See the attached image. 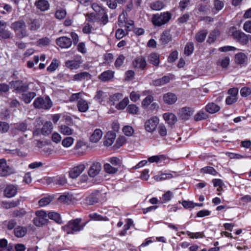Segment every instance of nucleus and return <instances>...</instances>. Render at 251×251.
Listing matches in <instances>:
<instances>
[{
    "mask_svg": "<svg viewBox=\"0 0 251 251\" xmlns=\"http://www.w3.org/2000/svg\"><path fill=\"white\" fill-rule=\"evenodd\" d=\"M9 128L8 123L0 121V132L1 133L6 132Z\"/></svg>",
    "mask_w": 251,
    "mask_h": 251,
    "instance_id": "obj_58",
    "label": "nucleus"
},
{
    "mask_svg": "<svg viewBox=\"0 0 251 251\" xmlns=\"http://www.w3.org/2000/svg\"><path fill=\"white\" fill-rule=\"evenodd\" d=\"M133 30L137 35H141L144 32V30L142 28H134V21L130 20L126 22V31Z\"/></svg>",
    "mask_w": 251,
    "mask_h": 251,
    "instance_id": "obj_20",
    "label": "nucleus"
},
{
    "mask_svg": "<svg viewBox=\"0 0 251 251\" xmlns=\"http://www.w3.org/2000/svg\"><path fill=\"white\" fill-rule=\"evenodd\" d=\"M132 65L135 68L144 70L146 68L147 63L145 58L140 56L136 58L132 62Z\"/></svg>",
    "mask_w": 251,
    "mask_h": 251,
    "instance_id": "obj_14",
    "label": "nucleus"
},
{
    "mask_svg": "<svg viewBox=\"0 0 251 251\" xmlns=\"http://www.w3.org/2000/svg\"><path fill=\"white\" fill-rule=\"evenodd\" d=\"M114 72L111 70H107L102 73L99 78L102 81H108L114 77Z\"/></svg>",
    "mask_w": 251,
    "mask_h": 251,
    "instance_id": "obj_26",
    "label": "nucleus"
},
{
    "mask_svg": "<svg viewBox=\"0 0 251 251\" xmlns=\"http://www.w3.org/2000/svg\"><path fill=\"white\" fill-rule=\"evenodd\" d=\"M17 192V188L12 184L8 185L4 190V196L8 198L15 196Z\"/></svg>",
    "mask_w": 251,
    "mask_h": 251,
    "instance_id": "obj_17",
    "label": "nucleus"
},
{
    "mask_svg": "<svg viewBox=\"0 0 251 251\" xmlns=\"http://www.w3.org/2000/svg\"><path fill=\"white\" fill-rule=\"evenodd\" d=\"M171 18V15L170 13H161L160 14L154 15L152 18V22L155 25L161 26L169 22Z\"/></svg>",
    "mask_w": 251,
    "mask_h": 251,
    "instance_id": "obj_4",
    "label": "nucleus"
},
{
    "mask_svg": "<svg viewBox=\"0 0 251 251\" xmlns=\"http://www.w3.org/2000/svg\"><path fill=\"white\" fill-rule=\"evenodd\" d=\"M201 172L204 173L209 174L212 175H216L217 174L216 171L212 167H206L201 169Z\"/></svg>",
    "mask_w": 251,
    "mask_h": 251,
    "instance_id": "obj_54",
    "label": "nucleus"
},
{
    "mask_svg": "<svg viewBox=\"0 0 251 251\" xmlns=\"http://www.w3.org/2000/svg\"><path fill=\"white\" fill-rule=\"evenodd\" d=\"M194 50V45L192 43H188L184 49V53L187 55L192 53Z\"/></svg>",
    "mask_w": 251,
    "mask_h": 251,
    "instance_id": "obj_50",
    "label": "nucleus"
},
{
    "mask_svg": "<svg viewBox=\"0 0 251 251\" xmlns=\"http://www.w3.org/2000/svg\"><path fill=\"white\" fill-rule=\"evenodd\" d=\"M220 109V106L213 102L209 103L205 106V110L206 111L211 114L215 113L219 111Z\"/></svg>",
    "mask_w": 251,
    "mask_h": 251,
    "instance_id": "obj_30",
    "label": "nucleus"
},
{
    "mask_svg": "<svg viewBox=\"0 0 251 251\" xmlns=\"http://www.w3.org/2000/svg\"><path fill=\"white\" fill-rule=\"evenodd\" d=\"M41 24L40 20L38 19H30L27 22L28 29L31 31L38 30L41 26Z\"/></svg>",
    "mask_w": 251,
    "mask_h": 251,
    "instance_id": "obj_15",
    "label": "nucleus"
},
{
    "mask_svg": "<svg viewBox=\"0 0 251 251\" xmlns=\"http://www.w3.org/2000/svg\"><path fill=\"white\" fill-rule=\"evenodd\" d=\"M224 6V3L220 0H215L214 1V8L212 9L213 12L216 13V12L214 11L216 10L217 12L221 10Z\"/></svg>",
    "mask_w": 251,
    "mask_h": 251,
    "instance_id": "obj_42",
    "label": "nucleus"
},
{
    "mask_svg": "<svg viewBox=\"0 0 251 251\" xmlns=\"http://www.w3.org/2000/svg\"><path fill=\"white\" fill-rule=\"evenodd\" d=\"M163 99L165 103L171 105L175 103L177 100L176 95L171 92L164 94Z\"/></svg>",
    "mask_w": 251,
    "mask_h": 251,
    "instance_id": "obj_21",
    "label": "nucleus"
},
{
    "mask_svg": "<svg viewBox=\"0 0 251 251\" xmlns=\"http://www.w3.org/2000/svg\"><path fill=\"white\" fill-rule=\"evenodd\" d=\"M19 204V201H2V205L5 209H9L15 207Z\"/></svg>",
    "mask_w": 251,
    "mask_h": 251,
    "instance_id": "obj_39",
    "label": "nucleus"
},
{
    "mask_svg": "<svg viewBox=\"0 0 251 251\" xmlns=\"http://www.w3.org/2000/svg\"><path fill=\"white\" fill-rule=\"evenodd\" d=\"M91 75L88 72H82L75 75L72 80L74 81H81L91 79Z\"/></svg>",
    "mask_w": 251,
    "mask_h": 251,
    "instance_id": "obj_16",
    "label": "nucleus"
},
{
    "mask_svg": "<svg viewBox=\"0 0 251 251\" xmlns=\"http://www.w3.org/2000/svg\"><path fill=\"white\" fill-rule=\"evenodd\" d=\"M34 5L41 11H46L50 8V3L47 0H37Z\"/></svg>",
    "mask_w": 251,
    "mask_h": 251,
    "instance_id": "obj_19",
    "label": "nucleus"
},
{
    "mask_svg": "<svg viewBox=\"0 0 251 251\" xmlns=\"http://www.w3.org/2000/svg\"><path fill=\"white\" fill-rule=\"evenodd\" d=\"M82 63L81 56L76 55L73 60H67L65 62V66L71 70L77 69Z\"/></svg>",
    "mask_w": 251,
    "mask_h": 251,
    "instance_id": "obj_9",
    "label": "nucleus"
},
{
    "mask_svg": "<svg viewBox=\"0 0 251 251\" xmlns=\"http://www.w3.org/2000/svg\"><path fill=\"white\" fill-rule=\"evenodd\" d=\"M74 139L71 137H68L64 138L62 141V145L64 147L69 148L74 143Z\"/></svg>",
    "mask_w": 251,
    "mask_h": 251,
    "instance_id": "obj_44",
    "label": "nucleus"
},
{
    "mask_svg": "<svg viewBox=\"0 0 251 251\" xmlns=\"http://www.w3.org/2000/svg\"><path fill=\"white\" fill-rule=\"evenodd\" d=\"M60 132L65 135H71L73 134V129L65 125H61L59 127Z\"/></svg>",
    "mask_w": 251,
    "mask_h": 251,
    "instance_id": "obj_38",
    "label": "nucleus"
},
{
    "mask_svg": "<svg viewBox=\"0 0 251 251\" xmlns=\"http://www.w3.org/2000/svg\"><path fill=\"white\" fill-rule=\"evenodd\" d=\"M27 232V228L25 227L18 226L14 229L15 235L19 238L24 237Z\"/></svg>",
    "mask_w": 251,
    "mask_h": 251,
    "instance_id": "obj_32",
    "label": "nucleus"
},
{
    "mask_svg": "<svg viewBox=\"0 0 251 251\" xmlns=\"http://www.w3.org/2000/svg\"><path fill=\"white\" fill-rule=\"evenodd\" d=\"M150 7L153 10H160L164 7V4L161 1L157 0L151 3Z\"/></svg>",
    "mask_w": 251,
    "mask_h": 251,
    "instance_id": "obj_45",
    "label": "nucleus"
},
{
    "mask_svg": "<svg viewBox=\"0 0 251 251\" xmlns=\"http://www.w3.org/2000/svg\"><path fill=\"white\" fill-rule=\"evenodd\" d=\"M36 217L33 219V222L37 226H42L48 223V216L46 212L43 210L35 212Z\"/></svg>",
    "mask_w": 251,
    "mask_h": 251,
    "instance_id": "obj_6",
    "label": "nucleus"
},
{
    "mask_svg": "<svg viewBox=\"0 0 251 251\" xmlns=\"http://www.w3.org/2000/svg\"><path fill=\"white\" fill-rule=\"evenodd\" d=\"M243 29L247 32L251 33V21H247L244 23Z\"/></svg>",
    "mask_w": 251,
    "mask_h": 251,
    "instance_id": "obj_64",
    "label": "nucleus"
},
{
    "mask_svg": "<svg viewBox=\"0 0 251 251\" xmlns=\"http://www.w3.org/2000/svg\"><path fill=\"white\" fill-rule=\"evenodd\" d=\"M14 173V170L7 165L6 159H0V176H7Z\"/></svg>",
    "mask_w": 251,
    "mask_h": 251,
    "instance_id": "obj_7",
    "label": "nucleus"
},
{
    "mask_svg": "<svg viewBox=\"0 0 251 251\" xmlns=\"http://www.w3.org/2000/svg\"><path fill=\"white\" fill-rule=\"evenodd\" d=\"M53 200V197L51 196H47L41 199L38 201V204L40 207H44L51 202Z\"/></svg>",
    "mask_w": 251,
    "mask_h": 251,
    "instance_id": "obj_36",
    "label": "nucleus"
},
{
    "mask_svg": "<svg viewBox=\"0 0 251 251\" xmlns=\"http://www.w3.org/2000/svg\"><path fill=\"white\" fill-rule=\"evenodd\" d=\"M92 8L97 13L98 15L99 16L100 14H102L105 11H106V9L102 7L100 5L97 3H94L92 4Z\"/></svg>",
    "mask_w": 251,
    "mask_h": 251,
    "instance_id": "obj_41",
    "label": "nucleus"
},
{
    "mask_svg": "<svg viewBox=\"0 0 251 251\" xmlns=\"http://www.w3.org/2000/svg\"><path fill=\"white\" fill-rule=\"evenodd\" d=\"M159 123L158 119L154 117L147 121L145 124V128L149 132H153L156 128Z\"/></svg>",
    "mask_w": 251,
    "mask_h": 251,
    "instance_id": "obj_12",
    "label": "nucleus"
},
{
    "mask_svg": "<svg viewBox=\"0 0 251 251\" xmlns=\"http://www.w3.org/2000/svg\"><path fill=\"white\" fill-rule=\"evenodd\" d=\"M113 55L111 53H107L105 54L104 55V59L105 62L108 64H109L113 62Z\"/></svg>",
    "mask_w": 251,
    "mask_h": 251,
    "instance_id": "obj_63",
    "label": "nucleus"
},
{
    "mask_svg": "<svg viewBox=\"0 0 251 251\" xmlns=\"http://www.w3.org/2000/svg\"><path fill=\"white\" fill-rule=\"evenodd\" d=\"M193 112L189 107H183L179 110L178 116L182 120H187L193 114Z\"/></svg>",
    "mask_w": 251,
    "mask_h": 251,
    "instance_id": "obj_18",
    "label": "nucleus"
},
{
    "mask_svg": "<svg viewBox=\"0 0 251 251\" xmlns=\"http://www.w3.org/2000/svg\"><path fill=\"white\" fill-rule=\"evenodd\" d=\"M240 94L243 97H247L251 94V88L247 87H243L240 90Z\"/></svg>",
    "mask_w": 251,
    "mask_h": 251,
    "instance_id": "obj_59",
    "label": "nucleus"
},
{
    "mask_svg": "<svg viewBox=\"0 0 251 251\" xmlns=\"http://www.w3.org/2000/svg\"><path fill=\"white\" fill-rule=\"evenodd\" d=\"M56 44L61 48L68 49L72 44L71 38L66 36H62L57 38L56 40Z\"/></svg>",
    "mask_w": 251,
    "mask_h": 251,
    "instance_id": "obj_13",
    "label": "nucleus"
},
{
    "mask_svg": "<svg viewBox=\"0 0 251 251\" xmlns=\"http://www.w3.org/2000/svg\"><path fill=\"white\" fill-rule=\"evenodd\" d=\"M165 121L171 126L174 125L177 121L176 116L172 113H166L163 114Z\"/></svg>",
    "mask_w": 251,
    "mask_h": 251,
    "instance_id": "obj_24",
    "label": "nucleus"
},
{
    "mask_svg": "<svg viewBox=\"0 0 251 251\" xmlns=\"http://www.w3.org/2000/svg\"><path fill=\"white\" fill-rule=\"evenodd\" d=\"M89 218L91 220L95 221H108L109 219L105 216H102L97 213H93L89 214Z\"/></svg>",
    "mask_w": 251,
    "mask_h": 251,
    "instance_id": "obj_33",
    "label": "nucleus"
},
{
    "mask_svg": "<svg viewBox=\"0 0 251 251\" xmlns=\"http://www.w3.org/2000/svg\"><path fill=\"white\" fill-rule=\"evenodd\" d=\"M47 216L50 219L54 221L57 224H61L63 223L61 215L58 212L51 211L47 213Z\"/></svg>",
    "mask_w": 251,
    "mask_h": 251,
    "instance_id": "obj_23",
    "label": "nucleus"
},
{
    "mask_svg": "<svg viewBox=\"0 0 251 251\" xmlns=\"http://www.w3.org/2000/svg\"><path fill=\"white\" fill-rule=\"evenodd\" d=\"M101 170V164L99 162H94L88 170V174L90 177H94L100 174Z\"/></svg>",
    "mask_w": 251,
    "mask_h": 251,
    "instance_id": "obj_11",
    "label": "nucleus"
},
{
    "mask_svg": "<svg viewBox=\"0 0 251 251\" xmlns=\"http://www.w3.org/2000/svg\"><path fill=\"white\" fill-rule=\"evenodd\" d=\"M149 62L155 66H158L160 63L159 55L156 53H151L148 57Z\"/></svg>",
    "mask_w": 251,
    "mask_h": 251,
    "instance_id": "obj_28",
    "label": "nucleus"
},
{
    "mask_svg": "<svg viewBox=\"0 0 251 251\" xmlns=\"http://www.w3.org/2000/svg\"><path fill=\"white\" fill-rule=\"evenodd\" d=\"M98 198L94 195H90L86 199V202L87 204L93 205L98 202Z\"/></svg>",
    "mask_w": 251,
    "mask_h": 251,
    "instance_id": "obj_52",
    "label": "nucleus"
},
{
    "mask_svg": "<svg viewBox=\"0 0 251 251\" xmlns=\"http://www.w3.org/2000/svg\"><path fill=\"white\" fill-rule=\"evenodd\" d=\"M86 168V163L82 162L72 168L69 171V176L72 178H76L80 176Z\"/></svg>",
    "mask_w": 251,
    "mask_h": 251,
    "instance_id": "obj_8",
    "label": "nucleus"
},
{
    "mask_svg": "<svg viewBox=\"0 0 251 251\" xmlns=\"http://www.w3.org/2000/svg\"><path fill=\"white\" fill-rule=\"evenodd\" d=\"M153 100V97L149 95L143 100L142 102V105L144 107L148 106Z\"/></svg>",
    "mask_w": 251,
    "mask_h": 251,
    "instance_id": "obj_51",
    "label": "nucleus"
},
{
    "mask_svg": "<svg viewBox=\"0 0 251 251\" xmlns=\"http://www.w3.org/2000/svg\"><path fill=\"white\" fill-rule=\"evenodd\" d=\"M52 128L53 126L52 123L50 121L47 122L43 125L41 130H39V129H36L34 131V134L38 135L40 132L42 135L47 136L51 132Z\"/></svg>",
    "mask_w": 251,
    "mask_h": 251,
    "instance_id": "obj_10",
    "label": "nucleus"
},
{
    "mask_svg": "<svg viewBox=\"0 0 251 251\" xmlns=\"http://www.w3.org/2000/svg\"><path fill=\"white\" fill-rule=\"evenodd\" d=\"M50 40L48 37H44L38 40L36 42V45L39 47H44L50 44Z\"/></svg>",
    "mask_w": 251,
    "mask_h": 251,
    "instance_id": "obj_43",
    "label": "nucleus"
},
{
    "mask_svg": "<svg viewBox=\"0 0 251 251\" xmlns=\"http://www.w3.org/2000/svg\"><path fill=\"white\" fill-rule=\"evenodd\" d=\"M33 104L35 108L48 110L51 108L52 103L49 97L45 99L42 97H38L34 101Z\"/></svg>",
    "mask_w": 251,
    "mask_h": 251,
    "instance_id": "obj_3",
    "label": "nucleus"
},
{
    "mask_svg": "<svg viewBox=\"0 0 251 251\" xmlns=\"http://www.w3.org/2000/svg\"><path fill=\"white\" fill-rule=\"evenodd\" d=\"M66 15V12L65 10L59 8L57 9L55 13L56 18L61 20L64 19Z\"/></svg>",
    "mask_w": 251,
    "mask_h": 251,
    "instance_id": "obj_48",
    "label": "nucleus"
},
{
    "mask_svg": "<svg viewBox=\"0 0 251 251\" xmlns=\"http://www.w3.org/2000/svg\"><path fill=\"white\" fill-rule=\"evenodd\" d=\"M81 219L76 218L70 221L66 225L62 227V229L68 234H73L83 230L85 224H81Z\"/></svg>",
    "mask_w": 251,
    "mask_h": 251,
    "instance_id": "obj_1",
    "label": "nucleus"
},
{
    "mask_svg": "<svg viewBox=\"0 0 251 251\" xmlns=\"http://www.w3.org/2000/svg\"><path fill=\"white\" fill-rule=\"evenodd\" d=\"M36 93L33 92L24 93L22 95V99L25 103H29L36 97Z\"/></svg>",
    "mask_w": 251,
    "mask_h": 251,
    "instance_id": "obj_29",
    "label": "nucleus"
},
{
    "mask_svg": "<svg viewBox=\"0 0 251 251\" xmlns=\"http://www.w3.org/2000/svg\"><path fill=\"white\" fill-rule=\"evenodd\" d=\"M26 213V211L24 209L16 210L13 212V216L21 218L24 217Z\"/></svg>",
    "mask_w": 251,
    "mask_h": 251,
    "instance_id": "obj_60",
    "label": "nucleus"
},
{
    "mask_svg": "<svg viewBox=\"0 0 251 251\" xmlns=\"http://www.w3.org/2000/svg\"><path fill=\"white\" fill-rule=\"evenodd\" d=\"M126 110L130 114H137L139 111V108L136 105L132 104L128 105Z\"/></svg>",
    "mask_w": 251,
    "mask_h": 251,
    "instance_id": "obj_47",
    "label": "nucleus"
},
{
    "mask_svg": "<svg viewBox=\"0 0 251 251\" xmlns=\"http://www.w3.org/2000/svg\"><path fill=\"white\" fill-rule=\"evenodd\" d=\"M235 59L237 64L241 65L244 64L246 62L247 60V56L244 53L240 52L235 55Z\"/></svg>",
    "mask_w": 251,
    "mask_h": 251,
    "instance_id": "obj_40",
    "label": "nucleus"
},
{
    "mask_svg": "<svg viewBox=\"0 0 251 251\" xmlns=\"http://www.w3.org/2000/svg\"><path fill=\"white\" fill-rule=\"evenodd\" d=\"M58 67V61L56 59H53L49 67L47 68V71L50 72L54 71Z\"/></svg>",
    "mask_w": 251,
    "mask_h": 251,
    "instance_id": "obj_49",
    "label": "nucleus"
},
{
    "mask_svg": "<svg viewBox=\"0 0 251 251\" xmlns=\"http://www.w3.org/2000/svg\"><path fill=\"white\" fill-rule=\"evenodd\" d=\"M61 135L57 132H55L52 134L51 140L53 142L56 144L60 143L61 141Z\"/></svg>",
    "mask_w": 251,
    "mask_h": 251,
    "instance_id": "obj_62",
    "label": "nucleus"
},
{
    "mask_svg": "<svg viewBox=\"0 0 251 251\" xmlns=\"http://www.w3.org/2000/svg\"><path fill=\"white\" fill-rule=\"evenodd\" d=\"M77 107L80 112H85L89 109V104L86 100L80 99L77 101Z\"/></svg>",
    "mask_w": 251,
    "mask_h": 251,
    "instance_id": "obj_25",
    "label": "nucleus"
},
{
    "mask_svg": "<svg viewBox=\"0 0 251 251\" xmlns=\"http://www.w3.org/2000/svg\"><path fill=\"white\" fill-rule=\"evenodd\" d=\"M172 40V36L169 31H164L160 39V42L161 44L165 45L168 44Z\"/></svg>",
    "mask_w": 251,
    "mask_h": 251,
    "instance_id": "obj_31",
    "label": "nucleus"
},
{
    "mask_svg": "<svg viewBox=\"0 0 251 251\" xmlns=\"http://www.w3.org/2000/svg\"><path fill=\"white\" fill-rule=\"evenodd\" d=\"M158 131L160 135L165 136L167 135V131L166 126L164 125H160L158 127Z\"/></svg>",
    "mask_w": 251,
    "mask_h": 251,
    "instance_id": "obj_61",
    "label": "nucleus"
},
{
    "mask_svg": "<svg viewBox=\"0 0 251 251\" xmlns=\"http://www.w3.org/2000/svg\"><path fill=\"white\" fill-rule=\"evenodd\" d=\"M116 137V134L114 132L108 131L105 136L104 145L107 147L112 145L115 140Z\"/></svg>",
    "mask_w": 251,
    "mask_h": 251,
    "instance_id": "obj_22",
    "label": "nucleus"
},
{
    "mask_svg": "<svg viewBox=\"0 0 251 251\" xmlns=\"http://www.w3.org/2000/svg\"><path fill=\"white\" fill-rule=\"evenodd\" d=\"M11 32L5 28L0 29V37L3 39H8L10 37Z\"/></svg>",
    "mask_w": 251,
    "mask_h": 251,
    "instance_id": "obj_56",
    "label": "nucleus"
},
{
    "mask_svg": "<svg viewBox=\"0 0 251 251\" xmlns=\"http://www.w3.org/2000/svg\"><path fill=\"white\" fill-rule=\"evenodd\" d=\"M108 161L114 166L118 169L121 164V160L116 157H110L108 158Z\"/></svg>",
    "mask_w": 251,
    "mask_h": 251,
    "instance_id": "obj_46",
    "label": "nucleus"
},
{
    "mask_svg": "<svg viewBox=\"0 0 251 251\" xmlns=\"http://www.w3.org/2000/svg\"><path fill=\"white\" fill-rule=\"evenodd\" d=\"M10 27L15 32L16 36L20 39L28 36L26 25L23 19H20L12 23Z\"/></svg>",
    "mask_w": 251,
    "mask_h": 251,
    "instance_id": "obj_2",
    "label": "nucleus"
},
{
    "mask_svg": "<svg viewBox=\"0 0 251 251\" xmlns=\"http://www.w3.org/2000/svg\"><path fill=\"white\" fill-rule=\"evenodd\" d=\"M123 97V95L121 93H116L114 95L110 96L109 100L110 102H112V104H114L116 101H119L120 100L122 99Z\"/></svg>",
    "mask_w": 251,
    "mask_h": 251,
    "instance_id": "obj_57",
    "label": "nucleus"
},
{
    "mask_svg": "<svg viewBox=\"0 0 251 251\" xmlns=\"http://www.w3.org/2000/svg\"><path fill=\"white\" fill-rule=\"evenodd\" d=\"M208 117V115L202 111L198 112L194 117L195 121H198L206 119Z\"/></svg>",
    "mask_w": 251,
    "mask_h": 251,
    "instance_id": "obj_55",
    "label": "nucleus"
},
{
    "mask_svg": "<svg viewBox=\"0 0 251 251\" xmlns=\"http://www.w3.org/2000/svg\"><path fill=\"white\" fill-rule=\"evenodd\" d=\"M125 59V57L123 55H119L115 62V67L119 69L123 64Z\"/></svg>",
    "mask_w": 251,
    "mask_h": 251,
    "instance_id": "obj_53",
    "label": "nucleus"
},
{
    "mask_svg": "<svg viewBox=\"0 0 251 251\" xmlns=\"http://www.w3.org/2000/svg\"><path fill=\"white\" fill-rule=\"evenodd\" d=\"M231 31V35L237 42H239L243 45H245L249 42L248 36L245 33L237 30L236 28L234 26H232L230 29Z\"/></svg>",
    "mask_w": 251,
    "mask_h": 251,
    "instance_id": "obj_5",
    "label": "nucleus"
},
{
    "mask_svg": "<svg viewBox=\"0 0 251 251\" xmlns=\"http://www.w3.org/2000/svg\"><path fill=\"white\" fill-rule=\"evenodd\" d=\"M206 30H202L199 31L196 35L195 38L198 42L201 43L205 40L207 34Z\"/></svg>",
    "mask_w": 251,
    "mask_h": 251,
    "instance_id": "obj_37",
    "label": "nucleus"
},
{
    "mask_svg": "<svg viewBox=\"0 0 251 251\" xmlns=\"http://www.w3.org/2000/svg\"><path fill=\"white\" fill-rule=\"evenodd\" d=\"M102 132L100 129H96L90 137V140L93 143H97L101 138Z\"/></svg>",
    "mask_w": 251,
    "mask_h": 251,
    "instance_id": "obj_27",
    "label": "nucleus"
},
{
    "mask_svg": "<svg viewBox=\"0 0 251 251\" xmlns=\"http://www.w3.org/2000/svg\"><path fill=\"white\" fill-rule=\"evenodd\" d=\"M103 169L105 173L108 174H116L118 169L115 167L111 166L109 163H105L103 165Z\"/></svg>",
    "mask_w": 251,
    "mask_h": 251,
    "instance_id": "obj_35",
    "label": "nucleus"
},
{
    "mask_svg": "<svg viewBox=\"0 0 251 251\" xmlns=\"http://www.w3.org/2000/svg\"><path fill=\"white\" fill-rule=\"evenodd\" d=\"M170 78L169 76H164L161 78L154 80L152 81V84L155 86H159L165 84L169 82Z\"/></svg>",
    "mask_w": 251,
    "mask_h": 251,
    "instance_id": "obj_34",
    "label": "nucleus"
}]
</instances>
